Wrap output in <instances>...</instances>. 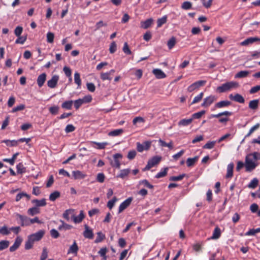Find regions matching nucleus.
I'll use <instances>...</instances> for the list:
<instances>
[{
	"label": "nucleus",
	"instance_id": "nucleus-34",
	"mask_svg": "<svg viewBox=\"0 0 260 260\" xmlns=\"http://www.w3.org/2000/svg\"><path fill=\"white\" fill-rule=\"evenodd\" d=\"M192 119H183L178 122L179 126H187L192 122Z\"/></svg>",
	"mask_w": 260,
	"mask_h": 260
},
{
	"label": "nucleus",
	"instance_id": "nucleus-58",
	"mask_svg": "<svg viewBox=\"0 0 260 260\" xmlns=\"http://www.w3.org/2000/svg\"><path fill=\"white\" fill-rule=\"evenodd\" d=\"M203 94V92H201L198 95L196 96L191 102V105L199 102L202 99Z\"/></svg>",
	"mask_w": 260,
	"mask_h": 260
},
{
	"label": "nucleus",
	"instance_id": "nucleus-26",
	"mask_svg": "<svg viewBox=\"0 0 260 260\" xmlns=\"http://www.w3.org/2000/svg\"><path fill=\"white\" fill-rule=\"evenodd\" d=\"M40 213V210L39 208L36 207L35 206L29 208L27 210V213L28 215L34 216L35 215L39 214Z\"/></svg>",
	"mask_w": 260,
	"mask_h": 260
},
{
	"label": "nucleus",
	"instance_id": "nucleus-6",
	"mask_svg": "<svg viewBox=\"0 0 260 260\" xmlns=\"http://www.w3.org/2000/svg\"><path fill=\"white\" fill-rule=\"evenodd\" d=\"M206 83L205 80H200L192 83L188 87V91L191 92L199 87L203 86Z\"/></svg>",
	"mask_w": 260,
	"mask_h": 260
},
{
	"label": "nucleus",
	"instance_id": "nucleus-25",
	"mask_svg": "<svg viewBox=\"0 0 260 260\" xmlns=\"http://www.w3.org/2000/svg\"><path fill=\"white\" fill-rule=\"evenodd\" d=\"M259 100H253L250 101L249 103V108L252 110H256L258 108Z\"/></svg>",
	"mask_w": 260,
	"mask_h": 260
},
{
	"label": "nucleus",
	"instance_id": "nucleus-10",
	"mask_svg": "<svg viewBox=\"0 0 260 260\" xmlns=\"http://www.w3.org/2000/svg\"><path fill=\"white\" fill-rule=\"evenodd\" d=\"M16 216L19 218L22 226H28L30 225L29 218L19 214H17Z\"/></svg>",
	"mask_w": 260,
	"mask_h": 260
},
{
	"label": "nucleus",
	"instance_id": "nucleus-48",
	"mask_svg": "<svg viewBox=\"0 0 260 260\" xmlns=\"http://www.w3.org/2000/svg\"><path fill=\"white\" fill-rule=\"evenodd\" d=\"M260 232V228L256 229H252L246 233V236H253L255 235L256 233Z\"/></svg>",
	"mask_w": 260,
	"mask_h": 260
},
{
	"label": "nucleus",
	"instance_id": "nucleus-23",
	"mask_svg": "<svg viewBox=\"0 0 260 260\" xmlns=\"http://www.w3.org/2000/svg\"><path fill=\"white\" fill-rule=\"evenodd\" d=\"M231 105V102L229 101H222L217 103L215 105L216 108H220L222 107H228Z\"/></svg>",
	"mask_w": 260,
	"mask_h": 260
},
{
	"label": "nucleus",
	"instance_id": "nucleus-61",
	"mask_svg": "<svg viewBox=\"0 0 260 260\" xmlns=\"http://www.w3.org/2000/svg\"><path fill=\"white\" fill-rule=\"evenodd\" d=\"M48 256V251L47 248L44 247L43 249L42 253L41 255L40 260H45Z\"/></svg>",
	"mask_w": 260,
	"mask_h": 260
},
{
	"label": "nucleus",
	"instance_id": "nucleus-8",
	"mask_svg": "<svg viewBox=\"0 0 260 260\" xmlns=\"http://www.w3.org/2000/svg\"><path fill=\"white\" fill-rule=\"evenodd\" d=\"M59 79V77L57 75H54L52 77L51 79L47 81V85L51 88H55L57 84Z\"/></svg>",
	"mask_w": 260,
	"mask_h": 260
},
{
	"label": "nucleus",
	"instance_id": "nucleus-5",
	"mask_svg": "<svg viewBox=\"0 0 260 260\" xmlns=\"http://www.w3.org/2000/svg\"><path fill=\"white\" fill-rule=\"evenodd\" d=\"M30 138H21L19 139L17 141L15 140H6L3 141L2 142L5 143L7 146H14L18 145L19 142H26V144H28V143L30 141Z\"/></svg>",
	"mask_w": 260,
	"mask_h": 260
},
{
	"label": "nucleus",
	"instance_id": "nucleus-28",
	"mask_svg": "<svg viewBox=\"0 0 260 260\" xmlns=\"http://www.w3.org/2000/svg\"><path fill=\"white\" fill-rule=\"evenodd\" d=\"M249 74V72L248 71H241L237 73L235 76V78H243L246 77Z\"/></svg>",
	"mask_w": 260,
	"mask_h": 260
},
{
	"label": "nucleus",
	"instance_id": "nucleus-11",
	"mask_svg": "<svg viewBox=\"0 0 260 260\" xmlns=\"http://www.w3.org/2000/svg\"><path fill=\"white\" fill-rule=\"evenodd\" d=\"M85 231H84L83 235L85 238L91 239L93 238V233L92 230L89 228L87 225H84Z\"/></svg>",
	"mask_w": 260,
	"mask_h": 260
},
{
	"label": "nucleus",
	"instance_id": "nucleus-30",
	"mask_svg": "<svg viewBox=\"0 0 260 260\" xmlns=\"http://www.w3.org/2000/svg\"><path fill=\"white\" fill-rule=\"evenodd\" d=\"M221 235V231L220 229L219 228L218 226H216L214 231L212 235V236L211 237V239H218Z\"/></svg>",
	"mask_w": 260,
	"mask_h": 260
},
{
	"label": "nucleus",
	"instance_id": "nucleus-9",
	"mask_svg": "<svg viewBox=\"0 0 260 260\" xmlns=\"http://www.w3.org/2000/svg\"><path fill=\"white\" fill-rule=\"evenodd\" d=\"M132 201V198H128L124 202H123L119 206L118 209V213L122 212L124 209H125L131 204Z\"/></svg>",
	"mask_w": 260,
	"mask_h": 260
},
{
	"label": "nucleus",
	"instance_id": "nucleus-64",
	"mask_svg": "<svg viewBox=\"0 0 260 260\" xmlns=\"http://www.w3.org/2000/svg\"><path fill=\"white\" fill-rule=\"evenodd\" d=\"M51 236L55 239H56L59 237V233L55 229L51 230L50 232Z\"/></svg>",
	"mask_w": 260,
	"mask_h": 260
},
{
	"label": "nucleus",
	"instance_id": "nucleus-56",
	"mask_svg": "<svg viewBox=\"0 0 260 260\" xmlns=\"http://www.w3.org/2000/svg\"><path fill=\"white\" fill-rule=\"evenodd\" d=\"M185 176V174H183L178 176H172L169 178V180L173 181H177L181 180Z\"/></svg>",
	"mask_w": 260,
	"mask_h": 260
},
{
	"label": "nucleus",
	"instance_id": "nucleus-29",
	"mask_svg": "<svg viewBox=\"0 0 260 260\" xmlns=\"http://www.w3.org/2000/svg\"><path fill=\"white\" fill-rule=\"evenodd\" d=\"M23 197L26 198L27 200H29L30 199V196L29 194L25 192H22L17 194L16 197L15 201L16 202H18Z\"/></svg>",
	"mask_w": 260,
	"mask_h": 260
},
{
	"label": "nucleus",
	"instance_id": "nucleus-44",
	"mask_svg": "<svg viewBox=\"0 0 260 260\" xmlns=\"http://www.w3.org/2000/svg\"><path fill=\"white\" fill-rule=\"evenodd\" d=\"M105 238V236L101 232H99L97 233L96 238L94 241L96 243L102 242Z\"/></svg>",
	"mask_w": 260,
	"mask_h": 260
},
{
	"label": "nucleus",
	"instance_id": "nucleus-24",
	"mask_svg": "<svg viewBox=\"0 0 260 260\" xmlns=\"http://www.w3.org/2000/svg\"><path fill=\"white\" fill-rule=\"evenodd\" d=\"M153 19L152 18H149L147 19L145 21L141 22V27L142 28H143L144 29H147L149 28L152 24L153 22Z\"/></svg>",
	"mask_w": 260,
	"mask_h": 260
},
{
	"label": "nucleus",
	"instance_id": "nucleus-51",
	"mask_svg": "<svg viewBox=\"0 0 260 260\" xmlns=\"http://www.w3.org/2000/svg\"><path fill=\"white\" fill-rule=\"evenodd\" d=\"M168 170V168H165L163 171L159 172L158 173H157L156 175L155 178H160L164 177L166 176L167 174Z\"/></svg>",
	"mask_w": 260,
	"mask_h": 260
},
{
	"label": "nucleus",
	"instance_id": "nucleus-50",
	"mask_svg": "<svg viewBox=\"0 0 260 260\" xmlns=\"http://www.w3.org/2000/svg\"><path fill=\"white\" fill-rule=\"evenodd\" d=\"M192 7V4L188 1L183 2L181 5V8L183 10H189Z\"/></svg>",
	"mask_w": 260,
	"mask_h": 260
},
{
	"label": "nucleus",
	"instance_id": "nucleus-36",
	"mask_svg": "<svg viewBox=\"0 0 260 260\" xmlns=\"http://www.w3.org/2000/svg\"><path fill=\"white\" fill-rule=\"evenodd\" d=\"M60 196V193L58 191H55L51 193L49 196V200L51 201H54Z\"/></svg>",
	"mask_w": 260,
	"mask_h": 260
},
{
	"label": "nucleus",
	"instance_id": "nucleus-63",
	"mask_svg": "<svg viewBox=\"0 0 260 260\" xmlns=\"http://www.w3.org/2000/svg\"><path fill=\"white\" fill-rule=\"evenodd\" d=\"M23 31V28L22 26H18L16 27L14 30V34L17 37H19L21 36Z\"/></svg>",
	"mask_w": 260,
	"mask_h": 260
},
{
	"label": "nucleus",
	"instance_id": "nucleus-14",
	"mask_svg": "<svg viewBox=\"0 0 260 260\" xmlns=\"http://www.w3.org/2000/svg\"><path fill=\"white\" fill-rule=\"evenodd\" d=\"M85 217V215L84 214V212L83 210H81L80 212V214L78 216H75L74 213H73V215L72 217V219L73 221L75 223H79L82 222L83 219Z\"/></svg>",
	"mask_w": 260,
	"mask_h": 260
},
{
	"label": "nucleus",
	"instance_id": "nucleus-20",
	"mask_svg": "<svg viewBox=\"0 0 260 260\" xmlns=\"http://www.w3.org/2000/svg\"><path fill=\"white\" fill-rule=\"evenodd\" d=\"M74 212V210L73 209H67L63 213L62 216L67 221H69L70 215H71V217L72 218Z\"/></svg>",
	"mask_w": 260,
	"mask_h": 260
},
{
	"label": "nucleus",
	"instance_id": "nucleus-1",
	"mask_svg": "<svg viewBox=\"0 0 260 260\" xmlns=\"http://www.w3.org/2000/svg\"><path fill=\"white\" fill-rule=\"evenodd\" d=\"M260 159V154L257 152H254L248 154L245 158V167L246 171L251 172L253 170L257 165L256 161Z\"/></svg>",
	"mask_w": 260,
	"mask_h": 260
},
{
	"label": "nucleus",
	"instance_id": "nucleus-4",
	"mask_svg": "<svg viewBox=\"0 0 260 260\" xmlns=\"http://www.w3.org/2000/svg\"><path fill=\"white\" fill-rule=\"evenodd\" d=\"M161 160V157L159 156H155L149 159L146 166L143 169V171L149 170L153 167L157 165Z\"/></svg>",
	"mask_w": 260,
	"mask_h": 260
},
{
	"label": "nucleus",
	"instance_id": "nucleus-37",
	"mask_svg": "<svg viewBox=\"0 0 260 260\" xmlns=\"http://www.w3.org/2000/svg\"><path fill=\"white\" fill-rule=\"evenodd\" d=\"M258 184V180L256 178H253L248 185L249 188H255Z\"/></svg>",
	"mask_w": 260,
	"mask_h": 260
},
{
	"label": "nucleus",
	"instance_id": "nucleus-33",
	"mask_svg": "<svg viewBox=\"0 0 260 260\" xmlns=\"http://www.w3.org/2000/svg\"><path fill=\"white\" fill-rule=\"evenodd\" d=\"M130 171L131 170L129 169L121 170L119 174L117 175V177L123 179L128 175V174L130 173Z\"/></svg>",
	"mask_w": 260,
	"mask_h": 260
},
{
	"label": "nucleus",
	"instance_id": "nucleus-12",
	"mask_svg": "<svg viewBox=\"0 0 260 260\" xmlns=\"http://www.w3.org/2000/svg\"><path fill=\"white\" fill-rule=\"evenodd\" d=\"M229 98L233 101L238 102L239 103H244L245 102V100L244 98L240 94L236 93L234 95L232 94H231L229 95Z\"/></svg>",
	"mask_w": 260,
	"mask_h": 260
},
{
	"label": "nucleus",
	"instance_id": "nucleus-47",
	"mask_svg": "<svg viewBox=\"0 0 260 260\" xmlns=\"http://www.w3.org/2000/svg\"><path fill=\"white\" fill-rule=\"evenodd\" d=\"M27 39V35L18 37L17 39L15 41L16 44H23L26 41Z\"/></svg>",
	"mask_w": 260,
	"mask_h": 260
},
{
	"label": "nucleus",
	"instance_id": "nucleus-45",
	"mask_svg": "<svg viewBox=\"0 0 260 260\" xmlns=\"http://www.w3.org/2000/svg\"><path fill=\"white\" fill-rule=\"evenodd\" d=\"M167 17L165 16L157 20V25L158 27L161 26L167 22Z\"/></svg>",
	"mask_w": 260,
	"mask_h": 260
},
{
	"label": "nucleus",
	"instance_id": "nucleus-27",
	"mask_svg": "<svg viewBox=\"0 0 260 260\" xmlns=\"http://www.w3.org/2000/svg\"><path fill=\"white\" fill-rule=\"evenodd\" d=\"M78 246L75 241L73 243V244L70 246L69 251L68 253H72L74 254H77V252L78 251Z\"/></svg>",
	"mask_w": 260,
	"mask_h": 260
},
{
	"label": "nucleus",
	"instance_id": "nucleus-40",
	"mask_svg": "<svg viewBox=\"0 0 260 260\" xmlns=\"http://www.w3.org/2000/svg\"><path fill=\"white\" fill-rule=\"evenodd\" d=\"M73 101H67L63 102L61 105V107L64 109L70 110L72 108Z\"/></svg>",
	"mask_w": 260,
	"mask_h": 260
},
{
	"label": "nucleus",
	"instance_id": "nucleus-18",
	"mask_svg": "<svg viewBox=\"0 0 260 260\" xmlns=\"http://www.w3.org/2000/svg\"><path fill=\"white\" fill-rule=\"evenodd\" d=\"M46 80V74L45 73H42L40 75L37 79V82L38 86L41 87L44 84Z\"/></svg>",
	"mask_w": 260,
	"mask_h": 260
},
{
	"label": "nucleus",
	"instance_id": "nucleus-55",
	"mask_svg": "<svg viewBox=\"0 0 260 260\" xmlns=\"http://www.w3.org/2000/svg\"><path fill=\"white\" fill-rule=\"evenodd\" d=\"M107 26V23H104L103 22V21L101 20L96 23L95 26V28L94 29V31H96V30H99L101 27H102L103 26Z\"/></svg>",
	"mask_w": 260,
	"mask_h": 260
},
{
	"label": "nucleus",
	"instance_id": "nucleus-16",
	"mask_svg": "<svg viewBox=\"0 0 260 260\" xmlns=\"http://www.w3.org/2000/svg\"><path fill=\"white\" fill-rule=\"evenodd\" d=\"M152 73L155 75L157 79H163L166 77V75L160 69H153Z\"/></svg>",
	"mask_w": 260,
	"mask_h": 260
},
{
	"label": "nucleus",
	"instance_id": "nucleus-57",
	"mask_svg": "<svg viewBox=\"0 0 260 260\" xmlns=\"http://www.w3.org/2000/svg\"><path fill=\"white\" fill-rule=\"evenodd\" d=\"M122 50L126 54L129 55L132 54V51H131L128 44L126 42L124 43Z\"/></svg>",
	"mask_w": 260,
	"mask_h": 260
},
{
	"label": "nucleus",
	"instance_id": "nucleus-52",
	"mask_svg": "<svg viewBox=\"0 0 260 260\" xmlns=\"http://www.w3.org/2000/svg\"><path fill=\"white\" fill-rule=\"evenodd\" d=\"M54 34L51 32L47 34V41L49 43H52L54 41Z\"/></svg>",
	"mask_w": 260,
	"mask_h": 260
},
{
	"label": "nucleus",
	"instance_id": "nucleus-17",
	"mask_svg": "<svg viewBox=\"0 0 260 260\" xmlns=\"http://www.w3.org/2000/svg\"><path fill=\"white\" fill-rule=\"evenodd\" d=\"M31 203L35 205V207L39 208L40 207H44L46 205V201L45 199H42L40 200L35 199L31 201Z\"/></svg>",
	"mask_w": 260,
	"mask_h": 260
},
{
	"label": "nucleus",
	"instance_id": "nucleus-21",
	"mask_svg": "<svg viewBox=\"0 0 260 260\" xmlns=\"http://www.w3.org/2000/svg\"><path fill=\"white\" fill-rule=\"evenodd\" d=\"M232 115V112H229V111H224L216 114H211L209 116V118H219L222 116H229Z\"/></svg>",
	"mask_w": 260,
	"mask_h": 260
},
{
	"label": "nucleus",
	"instance_id": "nucleus-46",
	"mask_svg": "<svg viewBox=\"0 0 260 260\" xmlns=\"http://www.w3.org/2000/svg\"><path fill=\"white\" fill-rule=\"evenodd\" d=\"M110 76V73H108V72L101 73L100 75L101 78L103 81L106 80L111 81L112 80V77H111Z\"/></svg>",
	"mask_w": 260,
	"mask_h": 260
},
{
	"label": "nucleus",
	"instance_id": "nucleus-7",
	"mask_svg": "<svg viewBox=\"0 0 260 260\" xmlns=\"http://www.w3.org/2000/svg\"><path fill=\"white\" fill-rule=\"evenodd\" d=\"M216 100V98L215 96H209L204 99V102L201 105L202 107H207L212 104Z\"/></svg>",
	"mask_w": 260,
	"mask_h": 260
},
{
	"label": "nucleus",
	"instance_id": "nucleus-62",
	"mask_svg": "<svg viewBox=\"0 0 260 260\" xmlns=\"http://www.w3.org/2000/svg\"><path fill=\"white\" fill-rule=\"evenodd\" d=\"M84 103V101L81 99H79L75 101L74 106L76 109H78L79 107Z\"/></svg>",
	"mask_w": 260,
	"mask_h": 260
},
{
	"label": "nucleus",
	"instance_id": "nucleus-59",
	"mask_svg": "<svg viewBox=\"0 0 260 260\" xmlns=\"http://www.w3.org/2000/svg\"><path fill=\"white\" fill-rule=\"evenodd\" d=\"M260 126V124L259 123H257L255 125H254L253 126H252L249 130L248 134L246 135V137H248L250 136L251 134L255 130L258 129Z\"/></svg>",
	"mask_w": 260,
	"mask_h": 260
},
{
	"label": "nucleus",
	"instance_id": "nucleus-49",
	"mask_svg": "<svg viewBox=\"0 0 260 260\" xmlns=\"http://www.w3.org/2000/svg\"><path fill=\"white\" fill-rule=\"evenodd\" d=\"M74 80L79 87L81 85V80L80 79V74L78 72H76L74 74Z\"/></svg>",
	"mask_w": 260,
	"mask_h": 260
},
{
	"label": "nucleus",
	"instance_id": "nucleus-41",
	"mask_svg": "<svg viewBox=\"0 0 260 260\" xmlns=\"http://www.w3.org/2000/svg\"><path fill=\"white\" fill-rule=\"evenodd\" d=\"M17 173L19 174H23L26 172V168L24 167L22 163H19L16 166Z\"/></svg>",
	"mask_w": 260,
	"mask_h": 260
},
{
	"label": "nucleus",
	"instance_id": "nucleus-19",
	"mask_svg": "<svg viewBox=\"0 0 260 260\" xmlns=\"http://www.w3.org/2000/svg\"><path fill=\"white\" fill-rule=\"evenodd\" d=\"M229 90H230V86L229 82L222 84V85L218 86L217 88V90L221 93L224 92Z\"/></svg>",
	"mask_w": 260,
	"mask_h": 260
},
{
	"label": "nucleus",
	"instance_id": "nucleus-15",
	"mask_svg": "<svg viewBox=\"0 0 260 260\" xmlns=\"http://www.w3.org/2000/svg\"><path fill=\"white\" fill-rule=\"evenodd\" d=\"M73 177L74 179H82L86 177V175L84 174L82 172L77 170L73 171L72 172Z\"/></svg>",
	"mask_w": 260,
	"mask_h": 260
},
{
	"label": "nucleus",
	"instance_id": "nucleus-3",
	"mask_svg": "<svg viewBox=\"0 0 260 260\" xmlns=\"http://www.w3.org/2000/svg\"><path fill=\"white\" fill-rule=\"evenodd\" d=\"M144 144H145V146H150L151 145H152L153 146H173V145L172 141H170L167 143L160 139L158 140H153L152 141H145Z\"/></svg>",
	"mask_w": 260,
	"mask_h": 260
},
{
	"label": "nucleus",
	"instance_id": "nucleus-42",
	"mask_svg": "<svg viewBox=\"0 0 260 260\" xmlns=\"http://www.w3.org/2000/svg\"><path fill=\"white\" fill-rule=\"evenodd\" d=\"M60 222L62 223V224L58 227V229L59 230H61L62 229H63L64 230H70L73 228L72 225L66 223L63 221L61 220H60Z\"/></svg>",
	"mask_w": 260,
	"mask_h": 260
},
{
	"label": "nucleus",
	"instance_id": "nucleus-43",
	"mask_svg": "<svg viewBox=\"0 0 260 260\" xmlns=\"http://www.w3.org/2000/svg\"><path fill=\"white\" fill-rule=\"evenodd\" d=\"M206 113L205 110H202L199 112L195 113L192 115V121L193 119H200L203 115H204Z\"/></svg>",
	"mask_w": 260,
	"mask_h": 260
},
{
	"label": "nucleus",
	"instance_id": "nucleus-53",
	"mask_svg": "<svg viewBox=\"0 0 260 260\" xmlns=\"http://www.w3.org/2000/svg\"><path fill=\"white\" fill-rule=\"evenodd\" d=\"M59 107L57 106H52L49 108V112L53 115H56L58 113L59 111Z\"/></svg>",
	"mask_w": 260,
	"mask_h": 260
},
{
	"label": "nucleus",
	"instance_id": "nucleus-13",
	"mask_svg": "<svg viewBox=\"0 0 260 260\" xmlns=\"http://www.w3.org/2000/svg\"><path fill=\"white\" fill-rule=\"evenodd\" d=\"M22 241V238L19 237H18L16 238L15 242L12 246L10 247V251L11 252L15 251L16 249L18 248L20 246L21 242Z\"/></svg>",
	"mask_w": 260,
	"mask_h": 260
},
{
	"label": "nucleus",
	"instance_id": "nucleus-22",
	"mask_svg": "<svg viewBox=\"0 0 260 260\" xmlns=\"http://www.w3.org/2000/svg\"><path fill=\"white\" fill-rule=\"evenodd\" d=\"M234 167V165L233 163H231L228 165L227 167V173L226 175V177L231 178L233 176V169Z\"/></svg>",
	"mask_w": 260,
	"mask_h": 260
},
{
	"label": "nucleus",
	"instance_id": "nucleus-38",
	"mask_svg": "<svg viewBox=\"0 0 260 260\" xmlns=\"http://www.w3.org/2000/svg\"><path fill=\"white\" fill-rule=\"evenodd\" d=\"M123 132L122 129H117L110 132L108 135L110 136H117L122 134Z\"/></svg>",
	"mask_w": 260,
	"mask_h": 260
},
{
	"label": "nucleus",
	"instance_id": "nucleus-2",
	"mask_svg": "<svg viewBox=\"0 0 260 260\" xmlns=\"http://www.w3.org/2000/svg\"><path fill=\"white\" fill-rule=\"evenodd\" d=\"M45 231L41 230L36 233L29 235L25 244V248L26 250L31 249L35 242L39 241L44 236Z\"/></svg>",
	"mask_w": 260,
	"mask_h": 260
},
{
	"label": "nucleus",
	"instance_id": "nucleus-60",
	"mask_svg": "<svg viewBox=\"0 0 260 260\" xmlns=\"http://www.w3.org/2000/svg\"><path fill=\"white\" fill-rule=\"evenodd\" d=\"M25 106L24 104H20L16 106V107L14 108L12 110V112L15 113L19 111L23 110L25 109Z\"/></svg>",
	"mask_w": 260,
	"mask_h": 260
},
{
	"label": "nucleus",
	"instance_id": "nucleus-31",
	"mask_svg": "<svg viewBox=\"0 0 260 260\" xmlns=\"http://www.w3.org/2000/svg\"><path fill=\"white\" fill-rule=\"evenodd\" d=\"M198 158H199V157L197 156H195L193 158H187L186 160V164H187V167H190L194 166V165L195 164L196 161L198 160Z\"/></svg>",
	"mask_w": 260,
	"mask_h": 260
},
{
	"label": "nucleus",
	"instance_id": "nucleus-54",
	"mask_svg": "<svg viewBox=\"0 0 260 260\" xmlns=\"http://www.w3.org/2000/svg\"><path fill=\"white\" fill-rule=\"evenodd\" d=\"M117 201V199L116 197H114L112 199V200H111L110 201H109L107 203V207L110 209H111L115 202Z\"/></svg>",
	"mask_w": 260,
	"mask_h": 260
},
{
	"label": "nucleus",
	"instance_id": "nucleus-39",
	"mask_svg": "<svg viewBox=\"0 0 260 260\" xmlns=\"http://www.w3.org/2000/svg\"><path fill=\"white\" fill-rule=\"evenodd\" d=\"M10 228L4 225L0 228V234L2 235H8L10 234Z\"/></svg>",
	"mask_w": 260,
	"mask_h": 260
},
{
	"label": "nucleus",
	"instance_id": "nucleus-32",
	"mask_svg": "<svg viewBox=\"0 0 260 260\" xmlns=\"http://www.w3.org/2000/svg\"><path fill=\"white\" fill-rule=\"evenodd\" d=\"M176 43V39L175 37H172L168 41L167 45L169 49H172Z\"/></svg>",
	"mask_w": 260,
	"mask_h": 260
},
{
	"label": "nucleus",
	"instance_id": "nucleus-35",
	"mask_svg": "<svg viewBox=\"0 0 260 260\" xmlns=\"http://www.w3.org/2000/svg\"><path fill=\"white\" fill-rule=\"evenodd\" d=\"M10 244L8 240H2L0 241V251L3 250L7 248Z\"/></svg>",
	"mask_w": 260,
	"mask_h": 260
}]
</instances>
